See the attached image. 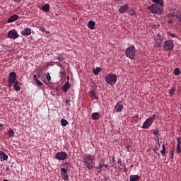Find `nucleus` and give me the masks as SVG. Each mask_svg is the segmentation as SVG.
I'll use <instances>...</instances> for the list:
<instances>
[{
	"instance_id": "f257e3e1",
	"label": "nucleus",
	"mask_w": 181,
	"mask_h": 181,
	"mask_svg": "<svg viewBox=\"0 0 181 181\" xmlns=\"http://www.w3.org/2000/svg\"><path fill=\"white\" fill-rule=\"evenodd\" d=\"M84 163L86 165V168H89V170H93L94 168V159L93 156L91 155L86 156L83 157Z\"/></svg>"
},
{
	"instance_id": "f03ea898",
	"label": "nucleus",
	"mask_w": 181,
	"mask_h": 181,
	"mask_svg": "<svg viewBox=\"0 0 181 181\" xmlns=\"http://www.w3.org/2000/svg\"><path fill=\"white\" fill-rule=\"evenodd\" d=\"M147 8L151 12V13L161 14L163 12V7L160 5H156V4L148 6Z\"/></svg>"
},
{
	"instance_id": "7ed1b4c3",
	"label": "nucleus",
	"mask_w": 181,
	"mask_h": 181,
	"mask_svg": "<svg viewBox=\"0 0 181 181\" xmlns=\"http://www.w3.org/2000/svg\"><path fill=\"white\" fill-rule=\"evenodd\" d=\"M126 57L130 58V59H134L136 56V47L134 45H130L125 49Z\"/></svg>"
},
{
	"instance_id": "20e7f679",
	"label": "nucleus",
	"mask_w": 181,
	"mask_h": 181,
	"mask_svg": "<svg viewBox=\"0 0 181 181\" xmlns=\"http://www.w3.org/2000/svg\"><path fill=\"white\" fill-rule=\"evenodd\" d=\"M105 80L106 83H108V84L113 86V84H115V83L117 82V75H115V74H108V75L105 76Z\"/></svg>"
},
{
	"instance_id": "39448f33",
	"label": "nucleus",
	"mask_w": 181,
	"mask_h": 181,
	"mask_svg": "<svg viewBox=\"0 0 181 181\" xmlns=\"http://www.w3.org/2000/svg\"><path fill=\"white\" fill-rule=\"evenodd\" d=\"M156 117V115H153V116L148 117V119H146L145 122L143 123V128L148 129L151 127Z\"/></svg>"
},
{
	"instance_id": "423d86ee",
	"label": "nucleus",
	"mask_w": 181,
	"mask_h": 181,
	"mask_svg": "<svg viewBox=\"0 0 181 181\" xmlns=\"http://www.w3.org/2000/svg\"><path fill=\"white\" fill-rule=\"evenodd\" d=\"M175 47V44L173 40H166L164 42L163 49L165 51H171L173 50Z\"/></svg>"
},
{
	"instance_id": "0eeeda50",
	"label": "nucleus",
	"mask_w": 181,
	"mask_h": 181,
	"mask_svg": "<svg viewBox=\"0 0 181 181\" xmlns=\"http://www.w3.org/2000/svg\"><path fill=\"white\" fill-rule=\"evenodd\" d=\"M68 158L66 152H57L55 153V158L57 160H66Z\"/></svg>"
},
{
	"instance_id": "6e6552de",
	"label": "nucleus",
	"mask_w": 181,
	"mask_h": 181,
	"mask_svg": "<svg viewBox=\"0 0 181 181\" xmlns=\"http://www.w3.org/2000/svg\"><path fill=\"white\" fill-rule=\"evenodd\" d=\"M7 37L10 39H17L19 37V34L16 30H11V31L7 33Z\"/></svg>"
},
{
	"instance_id": "1a4fd4ad",
	"label": "nucleus",
	"mask_w": 181,
	"mask_h": 181,
	"mask_svg": "<svg viewBox=\"0 0 181 181\" xmlns=\"http://www.w3.org/2000/svg\"><path fill=\"white\" fill-rule=\"evenodd\" d=\"M67 168H68V166H66L65 168H61V176L64 180H68L69 179Z\"/></svg>"
},
{
	"instance_id": "9d476101",
	"label": "nucleus",
	"mask_w": 181,
	"mask_h": 181,
	"mask_svg": "<svg viewBox=\"0 0 181 181\" xmlns=\"http://www.w3.org/2000/svg\"><path fill=\"white\" fill-rule=\"evenodd\" d=\"M9 77L11 79V83L14 86L16 81L17 80V74L16 72H10Z\"/></svg>"
},
{
	"instance_id": "9b49d317",
	"label": "nucleus",
	"mask_w": 181,
	"mask_h": 181,
	"mask_svg": "<svg viewBox=\"0 0 181 181\" xmlns=\"http://www.w3.org/2000/svg\"><path fill=\"white\" fill-rule=\"evenodd\" d=\"M123 108H124V105L122 102H118V103H117V105L115 106V110H116L117 112H122Z\"/></svg>"
},
{
	"instance_id": "f8f14e48",
	"label": "nucleus",
	"mask_w": 181,
	"mask_h": 181,
	"mask_svg": "<svg viewBox=\"0 0 181 181\" xmlns=\"http://www.w3.org/2000/svg\"><path fill=\"white\" fill-rule=\"evenodd\" d=\"M19 19V16L17 14H13V16H10L7 20V23H13Z\"/></svg>"
},
{
	"instance_id": "ddd939ff",
	"label": "nucleus",
	"mask_w": 181,
	"mask_h": 181,
	"mask_svg": "<svg viewBox=\"0 0 181 181\" xmlns=\"http://www.w3.org/2000/svg\"><path fill=\"white\" fill-rule=\"evenodd\" d=\"M32 33V30L29 27H25L23 31H21L22 35H30Z\"/></svg>"
},
{
	"instance_id": "4468645a",
	"label": "nucleus",
	"mask_w": 181,
	"mask_h": 181,
	"mask_svg": "<svg viewBox=\"0 0 181 181\" xmlns=\"http://www.w3.org/2000/svg\"><path fill=\"white\" fill-rule=\"evenodd\" d=\"M140 175H129V180L130 181H139L140 180Z\"/></svg>"
},
{
	"instance_id": "2eb2a0df",
	"label": "nucleus",
	"mask_w": 181,
	"mask_h": 181,
	"mask_svg": "<svg viewBox=\"0 0 181 181\" xmlns=\"http://www.w3.org/2000/svg\"><path fill=\"white\" fill-rule=\"evenodd\" d=\"M128 8H129V5L121 6L120 8H119V13H124L125 12H127Z\"/></svg>"
},
{
	"instance_id": "dca6fc26",
	"label": "nucleus",
	"mask_w": 181,
	"mask_h": 181,
	"mask_svg": "<svg viewBox=\"0 0 181 181\" xmlns=\"http://www.w3.org/2000/svg\"><path fill=\"white\" fill-rule=\"evenodd\" d=\"M88 27L90 30H94L95 28V21L90 20L88 23Z\"/></svg>"
},
{
	"instance_id": "f3484780",
	"label": "nucleus",
	"mask_w": 181,
	"mask_h": 181,
	"mask_svg": "<svg viewBox=\"0 0 181 181\" xmlns=\"http://www.w3.org/2000/svg\"><path fill=\"white\" fill-rule=\"evenodd\" d=\"M8 159V156L6 154V153L3 152L2 151H0V160L4 161Z\"/></svg>"
},
{
	"instance_id": "a211bd4d",
	"label": "nucleus",
	"mask_w": 181,
	"mask_h": 181,
	"mask_svg": "<svg viewBox=\"0 0 181 181\" xmlns=\"http://www.w3.org/2000/svg\"><path fill=\"white\" fill-rule=\"evenodd\" d=\"M153 1L155 4L158 6H160L161 7H163L164 6V0H151Z\"/></svg>"
},
{
	"instance_id": "6ab92c4d",
	"label": "nucleus",
	"mask_w": 181,
	"mask_h": 181,
	"mask_svg": "<svg viewBox=\"0 0 181 181\" xmlns=\"http://www.w3.org/2000/svg\"><path fill=\"white\" fill-rule=\"evenodd\" d=\"M90 94L91 95L92 98H95V100H98L99 98L97 95L95 90H90Z\"/></svg>"
},
{
	"instance_id": "aec40b11",
	"label": "nucleus",
	"mask_w": 181,
	"mask_h": 181,
	"mask_svg": "<svg viewBox=\"0 0 181 181\" xmlns=\"http://www.w3.org/2000/svg\"><path fill=\"white\" fill-rule=\"evenodd\" d=\"M41 9L44 11V12H49L50 11V6L49 5V4H46V5H44L41 7Z\"/></svg>"
},
{
	"instance_id": "412c9836",
	"label": "nucleus",
	"mask_w": 181,
	"mask_h": 181,
	"mask_svg": "<svg viewBox=\"0 0 181 181\" xmlns=\"http://www.w3.org/2000/svg\"><path fill=\"white\" fill-rule=\"evenodd\" d=\"M13 87L16 91H19L21 89V86H19V82H18V81H15Z\"/></svg>"
},
{
	"instance_id": "4be33fe9",
	"label": "nucleus",
	"mask_w": 181,
	"mask_h": 181,
	"mask_svg": "<svg viewBox=\"0 0 181 181\" xmlns=\"http://www.w3.org/2000/svg\"><path fill=\"white\" fill-rule=\"evenodd\" d=\"M69 88H70V83L69 82H66V83H65V84H64V86H62V89L65 93H66V91H68V89H69Z\"/></svg>"
},
{
	"instance_id": "5701e85b",
	"label": "nucleus",
	"mask_w": 181,
	"mask_h": 181,
	"mask_svg": "<svg viewBox=\"0 0 181 181\" xmlns=\"http://www.w3.org/2000/svg\"><path fill=\"white\" fill-rule=\"evenodd\" d=\"M57 58V63H60L61 62L64 61V57L62 56V54H59Z\"/></svg>"
},
{
	"instance_id": "b1692460",
	"label": "nucleus",
	"mask_w": 181,
	"mask_h": 181,
	"mask_svg": "<svg viewBox=\"0 0 181 181\" xmlns=\"http://www.w3.org/2000/svg\"><path fill=\"white\" fill-rule=\"evenodd\" d=\"M100 114H92V119L93 120H98L100 119Z\"/></svg>"
},
{
	"instance_id": "393cba45",
	"label": "nucleus",
	"mask_w": 181,
	"mask_h": 181,
	"mask_svg": "<svg viewBox=\"0 0 181 181\" xmlns=\"http://www.w3.org/2000/svg\"><path fill=\"white\" fill-rule=\"evenodd\" d=\"M100 71H101V68L97 67L96 69H93L94 75H98V74H100Z\"/></svg>"
},
{
	"instance_id": "a878e982",
	"label": "nucleus",
	"mask_w": 181,
	"mask_h": 181,
	"mask_svg": "<svg viewBox=\"0 0 181 181\" xmlns=\"http://www.w3.org/2000/svg\"><path fill=\"white\" fill-rule=\"evenodd\" d=\"M162 148L163 149L160 151V153L162 154V156H165L166 153V147L164 144L162 145Z\"/></svg>"
},
{
	"instance_id": "bb28decb",
	"label": "nucleus",
	"mask_w": 181,
	"mask_h": 181,
	"mask_svg": "<svg viewBox=\"0 0 181 181\" xmlns=\"http://www.w3.org/2000/svg\"><path fill=\"white\" fill-rule=\"evenodd\" d=\"M61 124L62 126H67V124H69L67 119H61Z\"/></svg>"
},
{
	"instance_id": "cd10ccee",
	"label": "nucleus",
	"mask_w": 181,
	"mask_h": 181,
	"mask_svg": "<svg viewBox=\"0 0 181 181\" xmlns=\"http://www.w3.org/2000/svg\"><path fill=\"white\" fill-rule=\"evenodd\" d=\"M14 130L13 129H9L8 130V136H10V138H12V136H14Z\"/></svg>"
},
{
	"instance_id": "c85d7f7f",
	"label": "nucleus",
	"mask_w": 181,
	"mask_h": 181,
	"mask_svg": "<svg viewBox=\"0 0 181 181\" xmlns=\"http://www.w3.org/2000/svg\"><path fill=\"white\" fill-rule=\"evenodd\" d=\"M174 74H175V75H176V76L180 75V69H179V68L175 69V70H174Z\"/></svg>"
},
{
	"instance_id": "c756f323",
	"label": "nucleus",
	"mask_w": 181,
	"mask_h": 181,
	"mask_svg": "<svg viewBox=\"0 0 181 181\" xmlns=\"http://www.w3.org/2000/svg\"><path fill=\"white\" fill-rule=\"evenodd\" d=\"M160 147V144L159 142V139H157L156 140V149H159Z\"/></svg>"
},
{
	"instance_id": "7c9ffc66",
	"label": "nucleus",
	"mask_w": 181,
	"mask_h": 181,
	"mask_svg": "<svg viewBox=\"0 0 181 181\" xmlns=\"http://www.w3.org/2000/svg\"><path fill=\"white\" fill-rule=\"evenodd\" d=\"M177 153H181V146L177 144V149H176Z\"/></svg>"
},
{
	"instance_id": "2f4dec72",
	"label": "nucleus",
	"mask_w": 181,
	"mask_h": 181,
	"mask_svg": "<svg viewBox=\"0 0 181 181\" xmlns=\"http://www.w3.org/2000/svg\"><path fill=\"white\" fill-rule=\"evenodd\" d=\"M175 88H172V89H170L169 91V94L170 95V96H173V95L175 94Z\"/></svg>"
},
{
	"instance_id": "473e14b6",
	"label": "nucleus",
	"mask_w": 181,
	"mask_h": 181,
	"mask_svg": "<svg viewBox=\"0 0 181 181\" xmlns=\"http://www.w3.org/2000/svg\"><path fill=\"white\" fill-rule=\"evenodd\" d=\"M35 82L37 83V86H43V83L40 81V79H35Z\"/></svg>"
},
{
	"instance_id": "72a5a7b5",
	"label": "nucleus",
	"mask_w": 181,
	"mask_h": 181,
	"mask_svg": "<svg viewBox=\"0 0 181 181\" xmlns=\"http://www.w3.org/2000/svg\"><path fill=\"white\" fill-rule=\"evenodd\" d=\"M8 87V88H11L12 87V83L11 82V78H10V76L8 77V84H7Z\"/></svg>"
},
{
	"instance_id": "f704fd0d",
	"label": "nucleus",
	"mask_w": 181,
	"mask_h": 181,
	"mask_svg": "<svg viewBox=\"0 0 181 181\" xmlns=\"http://www.w3.org/2000/svg\"><path fill=\"white\" fill-rule=\"evenodd\" d=\"M117 164H118V168H120V166H122V161L121 159H119L118 161H117Z\"/></svg>"
},
{
	"instance_id": "c9c22d12",
	"label": "nucleus",
	"mask_w": 181,
	"mask_h": 181,
	"mask_svg": "<svg viewBox=\"0 0 181 181\" xmlns=\"http://www.w3.org/2000/svg\"><path fill=\"white\" fill-rule=\"evenodd\" d=\"M47 81H51V80H52V77H51V76L49 75V74H47Z\"/></svg>"
},
{
	"instance_id": "e433bc0d",
	"label": "nucleus",
	"mask_w": 181,
	"mask_h": 181,
	"mask_svg": "<svg viewBox=\"0 0 181 181\" xmlns=\"http://www.w3.org/2000/svg\"><path fill=\"white\" fill-rule=\"evenodd\" d=\"M129 14H130V16H134V14H136V13L134 12V11L131 10V11H129Z\"/></svg>"
},
{
	"instance_id": "4c0bfd02",
	"label": "nucleus",
	"mask_w": 181,
	"mask_h": 181,
	"mask_svg": "<svg viewBox=\"0 0 181 181\" xmlns=\"http://www.w3.org/2000/svg\"><path fill=\"white\" fill-rule=\"evenodd\" d=\"M177 144H178V145L180 146V144H181V138H177Z\"/></svg>"
},
{
	"instance_id": "58836bf2",
	"label": "nucleus",
	"mask_w": 181,
	"mask_h": 181,
	"mask_svg": "<svg viewBox=\"0 0 181 181\" xmlns=\"http://www.w3.org/2000/svg\"><path fill=\"white\" fill-rule=\"evenodd\" d=\"M40 30L42 31V32H45V31H46L45 27H44V26L40 27Z\"/></svg>"
},
{
	"instance_id": "ea45409f",
	"label": "nucleus",
	"mask_w": 181,
	"mask_h": 181,
	"mask_svg": "<svg viewBox=\"0 0 181 181\" xmlns=\"http://www.w3.org/2000/svg\"><path fill=\"white\" fill-rule=\"evenodd\" d=\"M103 166H104V164L100 163V164L99 165L100 171V172H102Z\"/></svg>"
},
{
	"instance_id": "a19ab883",
	"label": "nucleus",
	"mask_w": 181,
	"mask_h": 181,
	"mask_svg": "<svg viewBox=\"0 0 181 181\" xmlns=\"http://www.w3.org/2000/svg\"><path fill=\"white\" fill-rule=\"evenodd\" d=\"M154 135H159V131H158V129L154 130Z\"/></svg>"
},
{
	"instance_id": "79ce46f5",
	"label": "nucleus",
	"mask_w": 181,
	"mask_h": 181,
	"mask_svg": "<svg viewBox=\"0 0 181 181\" xmlns=\"http://www.w3.org/2000/svg\"><path fill=\"white\" fill-rule=\"evenodd\" d=\"M70 101H71L70 98H68L67 100H65L66 105H69V103H70Z\"/></svg>"
},
{
	"instance_id": "37998d69",
	"label": "nucleus",
	"mask_w": 181,
	"mask_h": 181,
	"mask_svg": "<svg viewBox=\"0 0 181 181\" xmlns=\"http://www.w3.org/2000/svg\"><path fill=\"white\" fill-rule=\"evenodd\" d=\"M177 19H178V21H180V22L181 23V14L180 16H176Z\"/></svg>"
},
{
	"instance_id": "c03bdc74",
	"label": "nucleus",
	"mask_w": 181,
	"mask_h": 181,
	"mask_svg": "<svg viewBox=\"0 0 181 181\" xmlns=\"http://www.w3.org/2000/svg\"><path fill=\"white\" fill-rule=\"evenodd\" d=\"M169 35L170 37H173V38H175V34H174V33H169Z\"/></svg>"
},
{
	"instance_id": "a18cd8bd",
	"label": "nucleus",
	"mask_w": 181,
	"mask_h": 181,
	"mask_svg": "<svg viewBox=\"0 0 181 181\" xmlns=\"http://www.w3.org/2000/svg\"><path fill=\"white\" fill-rule=\"evenodd\" d=\"M123 168H124V172H127V167L125 166V165H123Z\"/></svg>"
},
{
	"instance_id": "49530a36",
	"label": "nucleus",
	"mask_w": 181,
	"mask_h": 181,
	"mask_svg": "<svg viewBox=\"0 0 181 181\" xmlns=\"http://www.w3.org/2000/svg\"><path fill=\"white\" fill-rule=\"evenodd\" d=\"M174 156H175V153L173 152V151H171V157L173 158V159Z\"/></svg>"
},
{
	"instance_id": "de8ad7c7",
	"label": "nucleus",
	"mask_w": 181,
	"mask_h": 181,
	"mask_svg": "<svg viewBox=\"0 0 181 181\" xmlns=\"http://www.w3.org/2000/svg\"><path fill=\"white\" fill-rule=\"evenodd\" d=\"M112 161H113V164L115 165L116 164V161H115V159L114 157L112 158Z\"/></svg>"
},
{
	"instance_id": "09e8293b",
	"label": "nucleus",
	"mask_w": 181,
	"mask_h": 181,
	"mask_svg": "<svg viewBox=\"0 0 181 181\" xmlns=\"http://www.w3.org/2000/svg\"><path fill=\"white\" fill-rule=\"evenodd\" d=\"M97 170H98V173H100V167L99 166V167H97Z\"/></svg>"
},
{
	"instance_id": "8fccbe9b",
	"label": "nucleus",
	"mask_w": 181,
	"mask_h": 181,
	"mask_svg": "<svg viewBox=\"0 0 181 181\" xmlns=\"http://www.w3.org/2000/svg\"><path fill=\"white\" fill-rule=\"evenodd\" d=\"M104 167H105V168H109V165L105 164V165H104Z\"/></svg>"
},
{
	"instance_id": "3c124183",
	"label": "nucleus",
	"mask_w": 181,
	"mask_h": 181,
	"mask_svg": "<svg viewBox=\"0 0 181 181\" xmlns=\"http://www.w3.org/2000/svg\"><path fill=\"white\" fill-rule=\"evenodd\" d=\"M14 2H21L22 0H13Z\"/></svg>"
},
{
	"instance_id": "603ef678",
	"label": "nucleus",
	"mask_w": 181,
	"mask_h": 181,
	"mask_svg": "<svg viewBox=\"0 0 181 181\" xmlns=\"http://www.w3.org/2000/svg\"><path fill=\"white\" fill-rule=\"evenodd\" d=\"M66 80H67L66 82H69V76H66Z\"/></svg>"
},
{
	"instance_id": "864d4df0",
	"label": "nucleus",
	"mask_w": 181,
	"mask_h": 181,
	"mask_svg": "<svg viewBox=\"0 0 181 181\" xmlns=\"http://www.w3.org/2000/svg\"><path fill=\"white\" fill-rule=\"evenodd\" d=\"M4 127V123H0V128Z\"/></svg>"
},
{
	"instance_id": "5fc2aeb1",
	"label": "nucleus",
	"mask_w": 181,
	"mask_h": 181,
	"mask_svg": "<svg viewBox=\"0 0 181 181\" xmlns=\"http://www.w3.org/2000/svg\"><path fill=\"white\" fill-rule=\"evenodd\" d=\"M96 88H97L96 84H94V86H93V89H96Z\"/></svg>"
},
{
	"instance_id": "6e6d98bb",
	"label": "nucleus",
	"mask_w": 181,
	"mask_h": 181,
	"mask_svg": "<svg viewBox=\"0 0 181 181\" xmlns=\"http://www.w3.org/2000/svg\"><path fill=\"white\" fill-rule=\"evenodd\" d=\"M34 78L35 79V81L37 80V75H34Z\"/></svg>"
},
{
	"instance_id": "4d7b16f0",
	"label": "nucleus",
	"mask_w": 181,
	"mask_h": 181,
	"mask_svg": "<svg viewBox=\"0 0 181 181\" xmlns=\"http://www.w3.org/2000/svg\"><path fill=\"white\" fill-rule=\"evenodd\" d=\"M168 23H169L170 24H171V23H173V21H172L171 20H169Z\"/></svg>"
},
{
	"instance_id": "13d9d810",
	"label": "nucleus",
	"mask_w": 181,
	"mask_h": 181,
	"mask_svg": "<svg viewBox=\"0 0 181 181\" xmlns=\"http://www.w3.org/2000/svg\"><path fill=\"white\" fill-rule=\"evenodd\" d=\"M47 35H49L50 32L46 31Z\"/></svg>"
},
{
	"instance_id": "bf43d9fd",
	"label": "nucleus",
	"mask_w": 181,
	"mask_h": 181,
	"mask_svg": "<svg viewBox=\"0 0 181 181\" xmlns=\"http://www.w3.org/2000/svg\"><path fill=\"white\" fill-rule=\"evenodd\" d=\"M3 181H8V179H4Z\"/></svg>"
},
{
	"instance_id": "052dcab7",
	"label": "nucleus",
	"mask_w": 181,
	"mask_h": 181,
	"mask_svg": "<svg viewBox=\"0 0 181 181\" xmlns=\"http://www.w3.org/2000/svg\"><path fill=\"white\" fill-rule=\"evenodd\" d=\"M93 114H98V112H93Z\"/></svg>"
},
{
	"instance_id": "680f3d73",
	"label": "nucleus",
	"mask_w": 181,
	"mask_h": 181,
	"mask_svg": "<svg viewBox=\"0 0 181 181\" xmlns=\"http://www.w3.org/2000/svg\"><path fill=\"white\" fill-rule=\"evenodd\" d=\"M60 74H61L62 75H63V72L61 71Z\"/></svg>"
},
{
	"instance_id": "e2e57ef3",
	"label": "nucleus",
	"mask_w": 181,
	"mask_h": 181,
	"mask_svg": "<svg viewBox=\"0 0 181 181\" xmlns=\"http://www.w3.org/2000/svg\"><path fill=\"white\" fill-rule=\"evenodd\" d=\"M69 163H66V164L65 165H69Z\"/></svg>"
},
{
	"instance_id": "0e129e2a",
	"label": "nucleus",
	"mask_w": 181,
	"mask_h": 181,
	"mask_svg": "<svg viewBox=\"0 0 181 181\" xmlns=\"http://www.w3.org/2000/svg\"><path fill=\"white\" fill-rule=\"evenodd\" d=\"M115 168H117V166H115Z\"/></svg>"
}]
</instances>
